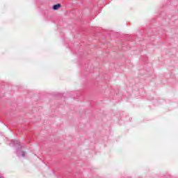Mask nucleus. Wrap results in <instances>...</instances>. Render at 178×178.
Wrapping results in <instances>:
<instances>
[{
    "instance_id": "obj_2",
    "label": "nucleus",
    "mask_w": 178,
    "mask_h": 178,
    "mask_svg": "<svg viewBox=\"0 0 178 178\" xmlns=\"http://www.w3.org/2000/svg\"><path fill=\"white\" fill-rule=\"evenodd\" d=\"M24 155H26V153L24 152H22L21 154H19V156H24Z\"/></svg>"
},
{
    "instance_id": "obj_1",
    "label": "nucleus",
    "mask_w": 178,
    "mask_h": 178,
    "mask_svg": "<svg viewBox=\"0 0 178 178\" xmlns=\"http://www.w3.org/2000/svg\"><path fill=\"white\" fill-rule=\"evenodd\" d=\"M60 8V3H58V4H56L53 6L52 9L53 10H58V9H59Z\"/></svg>"
}]
</instances>
